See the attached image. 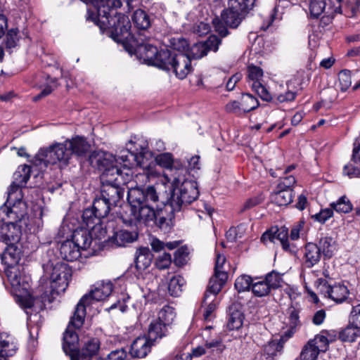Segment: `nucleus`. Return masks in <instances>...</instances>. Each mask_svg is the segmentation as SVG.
<instances>
[{
    "mask_svg": "<svg viewBox=\"0 0 360 360\" xmlns=\"http://www.w3.org/2000/svg\"><path fill=\"white\" fill-rule=\"evenodd\" d=\"M21 205L25 206L24 203L19 205L18 201L14 200V195L10 200L8 197L5 204L0 207V221L7 225L8 221H20L24 215V212L18 210V206Z\"/></svg>",
    "mask_w": 360,
    "mask_h": 360,
    "instance_id": "obj_13",
    "label": "nucleus"
},
{
    "mask_svg": "<svg viewBox=\"0 0 360 360\" xmlns=\"http://www.w3.org/2000/svg\"><path fill=\"white\" fill-rule=\"evenodd\" d=\"M19 252L14 245H7L1 255L2 262L8 266L16 264L19 259Z\"/></svg>",
    "mask_w": 360,
    "mask_h": 360,
    "instance_id": "obj_39",
    "label": "nucleus"
},
{
    "mask_svg": "<svg viewBox=\"0 0 360 360\" xmlns=\"http://www.w3.org/2000/svg\"><path fill=\"white\" fill-rule=\"evenodd\" d=\"M321 249L313 243H309L304 248V264L307 267L311 268L316 264L321 259Z\"/></svg>",
    "mask_w": 360,
    "mask_h": 360,
    "instance_id": "obj_25",
    "label": "nucleus"
},
{
    "mask_svg": "<svg viewBox=\"0 0 360 360\" xmlns=\"http://www.w3.org/2000/svg\"><path fill=\"white\" fill-rule=\"evenodd\" d=\"M296 183L295 178L292 176H288L280 179V182L278 184V189H292V187Z\"/></svg>",
    "mask_w": 360,
    "mask_h": 360,
    "instance_id": "obj_60",
    "label": "nucleus"
},
{
    "mask_svg": "<svg viewBox=\"0 0 360 360\" xmlns=\"http://www.w3.org/2000/svg\"><path fill=\"white\" fill-rule=\"evenodd\" d=\"M185 280L181 276H174L169 280L168 292L171 296L178 297L183 290Z\"/></svg>",
    "mask_w": 360,
    "mask_h": 360,
    "instance_id": "obj_40",
    "label": "nucleus"
},
{
    "mask_svg": "<svg viewBox=\"0 0 360 360\" xmlns=\"http://www.w3.org/2000/svg\"><path fill=\"white\" fill-rule=\"evenodd\" d=\"M65 142L69 148L68 150L71 152V155L75 154L77 156H82L84 155L89 148V143L82 137L77 136Z\"/></svg>",
    "mask_w": 360,
    "mask_h": 360,
    "instance_id": "obj_28",
    "label": "nucleus"
},
{
    "mask_svg": "<svg viewBox=\"0 0 360 360\" xmlns=\"http://www.w3.org/2000/svg\"><path fill=\"white\" fill-rule=\"evenodd\" d=\"M171 46L176 53H184L188 48V44L185 39L183 38H172L170 40Z\"/></svg>",
    "mask_w": 360,
    "mask_h": 360,
    "instance_id": "obj_54",
    "label": "nucleus"
},
{
    "mask_svg": "<svg viewBox=\"0 0 360 360\" xmlns=\"http://www.w3.org/2000/svg\"><path fill=\"white\" fill-rule=\"evenodd\" d=\"M156 58L157 67L167 71L172 70L180 79H185L193 69L191 56L187 53L165 49L161 50Z\"/></svg>",
    "mask_w": 360,
    "mask_h": 360,
    "instance_id": "obj_6",
    "label": "nucleus"
},
{
    "mask_svg": "<svg viewBox=\"0 0 360 360\" xmlns=\"http://www.w3.org/2000/svg\"><path fill=\"white\" fill-rule=\"evenodd\" d=\"M155 160L157 165L168 169V172L165 174H170L171 169L183 166L177 162H174L172 155L169 153H164L156 155Z\"/></svg>",
    "mask_w": 360,
    "mask_h": 360,
    "instance_id": "obj_32",
    "label": "nucleus"
},
{
    "mask_svg": "<svg viewBox=\"0 0 360 360\" xmlns=\"http://www.w3.org/2000/svg\"><path fill=\"white\" fill-rule=\"evenodd\" d=\"M43 269L44 277L50 280L51 289L40 297L31 295L30 276L23 274L18 267L11 266L7 269L6 276L11 285V292L21 307L30 309L34 307L43 309L46 303H51L68 288L72 272L66 264L49 262L43 265Z\"/></svg>",
    "mask_w": 360,
    "mask_h": 360,
    "instance_id": "obj_1",
    "label": "nucleus"
},
{
    "mask_svg": "<svg viewBox=\"0 0 360 360\" xmlns=\"http://www.w3.org/2000/svg\"><path fill=\"white\" fill-rule=\"evenodd\" d=\"M282 338H281L279 340L274 339L269 341L266 345L264 347V354L266 356V359H272L274 356L278 352H280L283 348Z\"/></svg>",
    "mask_w": 360,
    "mask_h": 360,
    "instance_id": "obj_42",
    "label": "nucleus"
},
{
    "mask_svg": "<svg viewBox=\"0 0 360 360\" xmlns=\"http://www.w3.org/2000/svg\"><path fill=\"white\" fill-rule=\"evenodd\" d=\"M105 360H128L127 352L124 349L112 351Z\"/></svg>",
    "mask_w": 360,
    "mask_h": 360,
    "instance_id": "obj_63",
    "label": "nucleus"
},
{
    "mask_svg": "<svg viewBox=\"0 0 360 360\" xmlns=\"http://www.w3.org/2000/svg\"><path fill=\"white\" fill-rule=\"evenodd\" d=\"M152 254L148 248H139L136 255L135 265L139 271L146 269L151 264Z\"/></svg>",
    "mask_w": 360,
    "mask_h": 360,
    "instance_id": "obj_29",
    "label": "nucleus"
},
{
    "mask_svg": "<svg viewBox=\"0 0 360 360\" xmlns=\"http://www.w3.org/2000/svg\"><path fill=\"white\" fill-rule=\"evenodd\" d=\"M321 338H314L304 345L300 355L301 360H316L319 353L326 351L319 342Z\"/></svg>",
    "mask_w": 360,
    "mask_h": 360,
    "instance_id": "obj_18",
    "label": "nucleus"
},
{
    "mask_svg": "<svg viewBox=\"0 0 360 360\" xmlns=\"http://www.w3.org/2000/svg\"><path fill=\"white\" fill-rule=\"evenodd\" d=\"M352 324L360 327V304L354 307L349 316Z\"/></svg>",
    "mask_w": 360,
    "mask_h": 360,
    "instance_id": "obj_64",
    "label": "nucleus"
},
{
    "mask_svg": "<svg viewBox=\"0 0 360 360\" xmlns=\"http://www.w3.org/2000/svg\"><path fill=\"white\" fill-rule=\"evenodd\" d=\"M326 6L324 0H311L309 4L311 15L317 18L323 11Z\"/></svg>",
    "mask_w": 360,
    "mask_h": 360,
    "instance_id": "obj_53",
    "label": "nucleus"
},
{
    "mask_svg": "<svg viewBox=\"0 0 360 360\" xmlns=\"http://www.w3.org/2000/svg\"><path fill=\"white\" fill-rule=\"evenodd\" d=\"M264 279L271 290L281 287L283 281L282 276L275 271H272L267 274Z\"/></svg>",
    "mask_w": 360,
    "mask_h": 360,
    "instance_id": "obj_49",
    "label": "nucleus"
},
{
    "mask_svg": "<svg viewBox=\"0 0 360 360\" xmlns=\"http://www.w3.org/2000/svg\"><path fill=\"white\" fill-rule=\"evenodd\" d=\"M255 0H229V6L231 9H236L245 13L252 8Z\"/></svg>",
    "mask_w": 360,
    "mask_h": 360,
    "instance_id": "obj_45",
    "label": "nucleus"
},
{
    "mask_svg": "<svg viewBox=\"0 0 360 360\" xmlns=\"http://www.w3.org/2000/svg\"><path fill=\"white\" fill-rule=\"evenodd\" d=\"M111 155L116 160V162H115L113 165H116L117 168H119L117 165L119 161L123 162L124 166H127V162L130 163L131 160L135 161L137 165L143 169V174L139 173L136 176L138 179H141L143 183H147L150 178L156 176L154 166L151 165V164L146 163L141 153L135 154L128 149H122L117 153L116 156H114L112 154Z\"/></svg>",
    "mask_w": 360,
    "mask_h": 360,
    "instance_id": "obj_9",
    "label": "nucleus"
},
{
    "mask_svg": "<svg viewBox=\"0 0 360 360\" xmlns=\"http://www.w3.org/2000/svg\"><path fill=\"white\" fill-rule=\"evenodd\" d=\"M212 23L215 32H217L221 37H225L229 34V31L226 28V24L224 22L221 18H214L212 20Z\"/></svg>",
    "mask_w": 360,
    "mask_h": 360,
    "instance_id": "obj_57",
    "label": "nucleus"
},
{
    "mask_svg": "<svg viewBox=\"0 0 360 360\" xmlns=\"http://www.w3.org/2000/svg\"><path fill=\"white\" fill-rule=\"evenodd\" d=\"M221 41L217 36L211 35L205 41L195 44L191 49V55L193 59H199L210 51L216 52Z\"/></svg>",
    "mask_w": 360,
    "mask_h": 360,
    "instance_id": "obj_15",
    "label": "nucleus"
},
{
    "mask_svg": "<svg viewBox=\"0 0 360 360\" xmlns=\"http://www.w3.org/2000/svg\"><path fill=\"white\" fill-rule=\"evenodd\" d=\"M92 234V232L90 233L85 229H76L72 233L71 240L80 250H86L93 242Z\"/></svg>",
    "mask_w": 360,
    "mask_h": 360,
    "instance_id": "obj_22",
    "label": "nucleus"
},
{
    "mask_svg": "<svg viewBox=\"0 0 360 360\" xmlns=\"http://www.w3.org/2000/svg\"><path fill=\"white\" fill-rule=\"evenodd\" d=\"M68 149L65 142L41 148L34 158V165L41 170L46 168L49 165L59 163L67 165L71 158V152Z\"/></svg>",
    "mask_w": 360,
    "mask_h": 360,
    "instance_id": "obj_8",
    "label": "nucleus"
},
{
    "mask_svg": "<svg viewBox=\"0 0 360 360\" xmlns=\"http://www.w3.org/2000/svg\"><path fill=\"white\" fill-rule=\"evenodd\" d=\"M261 241L266 245L269 243L280 244L286 252H292L294 251L288 241V229L285 227H271L262 234Z\"/></svg>",
    "mask_w": 360,
    "mask_h": 360,
    "instance_id": "obj_12",
    "label": "nucleus"
},
{
    "mask_svg": "<svg viewBox=\"0 0 360 360\" xmlns=\"http://www.w3.org/2000/svg\"><path fill=\"white\" fill-rule=\"evenodd\" d=\"M112 206H113L112 204H110V202L104 199L102 196L101 198H96L92 205L97 217L101 219L105 217L108 214Z\"/></svg>",
    "mask_w": 360,
    "mask_h": 360,
    "instance_id": "obj_37",
    "label": "nucleus"
},
{
    "mask_svg": "<svg viewBox=\"0 0 360 360\" xmlns=\"http://www.w3.org/2000/svg\"><path fill=\"white\" fill-rule=\"evenodd\" d=\"M15 223L8 221L7 225L2 227L1 238L6 245H14L20 240V231Z\"/></svg>",
    "mask_w": 360,
    "mask_h": 360,
    "instance_id": "obj_23",
    "label": "nucleus"
},
{
    "mask_svg": "<svg viewBox=\"0 0 360 360\" xmlns=\"http://www.w3.org/2000/svg\"><path fill=\"white\" fill-rule=\"evenodd\" d=\"M188 172L184 166L171 169L170 174H164L163 184H169L170 196L165 204V211L179 212L183 205H187L197 199L199 195L197 184L188 180Z\"/></svg>",
    "mask_w": 360,
    "mask_h": 360,
    "instance_id": "obj_2",
    "label": "nucleus"
},
{
    "mask_svg": "<svg viewBox=\"0 0 360 360\" xmlns=\"http://www.w3.org/2000/svg\"><path fill=\"white\" fill-rule=\"evenodd\" d=\"M324 257L330 258L336 250V242L331 237H325L321 240Z\"/></svg>",
    "mask_w": 360,
    "mask_h": 360,
    "instance_id": "obj_47",
    "label": "nucleus"
},
{
    "mask_svg": "<svg viewBox=\"0 0 360 360\" xmlns=\"http://www.w3.org/2000/svg\"><path fill=\"white\" fill-rule=\"evenodd\" d=\"M360 327L349 321L347 326L339 332V339L344 342H354L359 335Z\"/></svg>",
    "mask_w": 360,
    "mask_h": 360,
    "instance_id": "obj_38",
    "label": "nucleus"
},
{
    "mask_svg": "<svg viewBox=\"0 0 360 360\" xmlns=\"http://www.w3.org/2000/svg\"><path fill=\"white\" fill-rule=\"evenodd\" d=\"M112 292V283L110 281H101L96 284L89 294L84 295L76 306L75 317L72 321L76 326H82L86 316V307L94 302L105 300Z\"/></svg>",
    "mask_w": 360,
    "mask_h": 360,
    "instance_id": "obj_7",
    "label": "nucleus"
},
{
    "mask_svg": "<svg viewBox=\"0 0 360 360\" xmlns=\"http://www.w3.org/2000/svg\"><path fill=\"white\" fill-rule=\"evenodd\" d=\"M138 238V233L136 231H130L125 229H121L114 233L110 240L118 247H123L129 243H133Z\"/></svg>",
    "mask_w": 360,
    "mask_h": 360,
    "instance_id": "obj_24",
    "label": "nucleus"
},
{
    "mask_svg": "<svg viewBox=\"0 0 360 360\" xmlns=\"http://www.w3.org/2000/svg\"><path fill=\"white\" fill-rule=\"evenodd\" d=\"M252 291L255 296L261 297L268 295L271 292V289L264 278H255L252 283Z\"/></svg>",
    "mask_w": 360,
    "mask_h": 360,
    "instance_id": "obj_41",
    "label": "nucleus"
},
{
    "mask_svg": "<svg viewBox=\"0 0 360 360\" xmlns=\"http://www.w3.org/2000/svg\"><path fill=\"white\" fill-rule=\"evenodd\" d=\"M339 82L341 84L342 91L348 89L352 84L351 72L348 70H343L339 72Z\"/></svg>",
    "mask_w": 360,
    "mask_h": 360,
    "instance_id": "obj_55",
    "label": "nucleus"
},
{
    "mask_svg": "<svg viewBox=\"0 0 360 360\" xmlns=\"http://www.w3.org/2000/svg\"><path fill=\"white\" fill-rule=\"evenodd\" d=\"M243 319L244 316L241 311L233 310L230 314L227 328L231 330H238L243 326Z\"/></svg>",
    "mask_w": 360,
    "mask_h": 360,
    "instance_id": "obj_43",
    "label": "nucleus"
},
{
    "mask_svg": "<svg viewBox=\"0 0 360 360\" xmlns=\"http://www.w3.org/2000/svg\"><path fill=\"white\" fill-rule=\"evenodd\" d=\"M254 279L247 275H242L238 277L235 281V288L240 292H245L250 289V286H252Z\"/></svg>",
    "mask_w": 360,
    "mask_h": 360,
    "instance_id": "obj_51",
    "label": "nucleus"
},
{
    "mask_svg": "<svg viewBox=\"0 0 360 360\" xmlns=\"http://www.w3.org/2000/svg\"><path fill=\"white\" fill-rule=\"evenodd\" d=\"M115 158L109 153H105L97 160L98 169L102 172L101 196L116 206L124 195V189L120 185L124 184L122 174L120 168L113 163Z\"/></svg>",
    "mask_w": 360,
    "mask_h": 360,
    "instance_id": "obj_4",
    "label": "nucleus"
},
{
    "mask_svg": "<svg viewBox=\"0 0 360 360\" xmlns=\"http://www.w3.org/2000/svg\"><path fill=\"white\" fill-rule=\"evenodd\" d=\"M188 256V248L182 246L176 250L174 253V262L178 266H182L187 262Z\"/></svg>",
    "mask_w": 360,
    "mask_h": 360,
    "instance_id": "obj_52",
    "label": "nucleus"
},
{
    "mask_svg": "<svg viewBox=\"0 0 360 360\" xmlns=\"http://www.w3.org/2000/svg\"><path fill=\"white\" fill-rule=\"evenodd\" d=\"M171 263L172 258L170 254L164 253L158 257L155 264L159 269H165L170 266Z\"/></svg>",
    "mask_w": 360,
    "mask_h": 360,
    "instance_id": "obj_59",
    "label": "nucleus"
},
{
    "mask_svg": "<svg viewBox=\"0 0 360 360\" xmlns=\"http://www.w3.org/2000/svg\"><path fill=\"white\" fill-rule=\"evenodd\" d=\"M221 18L226 26L236 28L243 18V13L236 9H231V6H229V8L221 13Z\"/></svg>",
    "mask_w": 360,
    "mask_h": 360,
    "instance_id": "obj_27",
    "label": "nucleus"
},
{
    "mask_svg": "<svg viewBox=\"0 0 360 360\" xmlns=\"http://www.w3.org/2000/svg\"><path fill=\"white\" fill-rule=\"evenodd\" d=\"M132 20L135 26L140 30L145 31L151 26L150 15L141 9H137L134 12Z\"/></svg>",
    "mask_w": 360,
    "mask_h": 360,
    "instance_id": "obj_31",
    "label": "nucleus"
},
{
    "mask_svg": "<svg viewBox=\"0 0 360 360\" xmlns=\"http://www.w3.org/2000/svg\"><path fill=\"white\" fill-rule=\"evenodd\" d=\"M82 219L86 226L92 229V233L98 238V240L105 238L106 232L99 224L101 218L97 217L93 207L84 211Z\"/></svg>",
    "mask_w": 360,
    "mask_h": 360,
    "instance_id": "obj_17",
    "label": "nucleus"
},
{
    "mask_svg": "<svg viewBox=\"0 0 360 360\" xmlns=\"http://www.w3.org/2000/svg\"><path fill=\"white\" fill-rule=\"evenodd\" d=\"M315 338H323L322 341L319 342L326 351L328 344L336 340V332L335 330L323 332L321 335H316Z\"/></svg>",
    "mask_w": 360,
    "mask_h": 360,
    "instance_id": "obj_56",
    "label": "nucleus"
},
{
    "mask_svg": "<svg viewBox=\"0 0 360 360\" xmlns=\"http://www.w3.org/2000/svg\"><path fill=\"white\" fill-rule=\"evenodd\" d=\"M271 201L278 206H285L292 201V189H278L271 195Z\"/></svg>",
    "mask_w": 360,
    "mask_h": 360,
    "instance_id": "obj_33",
    "label": "nucleus"
},
{
    "mask_svg": "<svg viewBox=\"0 0 360 360\" xmlns=\"http://www.w3.org/2000/svg\"><path fill=\"white\" fill-rule=\"evenodd\" d=\"M228 278L227 273L214 274L210 279L209 285L203 297V303H207V300L215 296L221 291L223 285Z\"/></svg>",
    "mask_w": 360,
    "mask_h": 360,
    "instance_id": "obj_19",
    "label": "nucleus"
},
{
    "mask_svg": "<svg viewBox=\"0 0 360 360\" xmlns=\"http://www.w3.org/2000/svg\"><path fill=\"white\" fill-rule=\"evenodd\" d=\"M31 168L27 165H22L18 167L17 171L13 174L14 181L8 188L7 194L8 200L14 195V200L18 201L19 205H22L21 201L20 188L26 184L30 177Z\"/></svg>",
    "mask_w": 360,
    "mask_h": 360,
    "instance_id": "obj_10",
    "label": "nucleus"
},
{
    "mask_svg": "<svg viewBox=\"0 0 360 360\" xmlns=\"http://www.w3.org/2000/svg\"><path fill=\"white\" fill-rule=\"evenodd\" d=\"M104 3L105 5L100 6L98 10L99 16L102 17L99 20L101 22V29L108 30L115 41L128 40L131 36V22L128 16L117 13L115 9L119 7L108 6L107 2Z\"/></svg>",
    "mask_w": 360,
    "mask_h": 360,
    "instance_id": "obj_5",
    "label": "nucleus"
},
{
    "mask_svg": "<svg viewBox=\"0 0 360 360\" xmlns=\"http://www.w3.org/2000/svg\"><path fill=\"white\" fill-rule=\"evenodd\" d=\"M167 326H162L157 319L150 323L148 328V337L155 342L158 339H161L165 336L167 333Z\"/></svg>",
    "mask_w": 360,
    "mask_h": 360,
    "instance_id": "obj_36",
    "label": "nucleus"
},
{
    "mask_svg": "<svg viewBox=\"0 0 360 360\" xmlns=\"http://www.w3.org/2000/svg\"><path fill=\"white\" fill-rule=\"evenodd\" d=\"M99 1H100L96 2L95 4H92L94 6V9H91V8L87 9L86 18L87 20L94 22L101 27V22L99 20H101L102 17L99 16L98 10L100 6H103V4L105 5V3L102 0Z\"/></svg>",
    "mask_w": 360,
    "mask_h": 360,
    "instance_id": "obj_50",
    "label": "nucleus"
},
{
    "mask_svg": "<svg viewBox=\"0 0 360 360\" xmlns=\"http://www.w3.org/2000/svg\"><path fill=\"white\" fill-rule=\"evenodd\" d=\"M314 286L319 293L338 302V298L336 293L334 292L333 287L328 284L326 280L323 278L317 279L314 283Z\"/></svg>",
    "mask_w": 360,
    "mask_h": 360,
    "instance_id": "obj_34",
    "label": "nucleus"
},
{
    "mask_svg": "<svg viewBox=\"0 0 360 360\" xmlns=\"http://www.w3.org/2000/svg\"><path fill=\"white\" fill-rule=\"evenodd\" d=\"M127 199L131 215L139 224L154 222L159 215V196L153 186L132 188L128 191Z\"/></svg>",
    "mask_w": 360,
    "mask_h": 360,
    "instance_id": "obj_3",
    "label": "nucleus"
},
{
    "mask_svg": "<svg viewBox=\"0 0 360 360\" xmlns=\"http://www.w3.org/2000/svg\"><path fill=\"white\" fill-rule=\"evenodd\" d=\"M148 38L149 37H146L140 32L139 33L138 39H136L137 44L139 46L140 51H142L143 49V51L144 52L145 58L143 59L150 61L154 65L157 66L156 58L159 55L160 51H158V49L155 46L148 44H145V41L147 40Z\"/></svg>",
    "mask_w": 360,
    "mask_h": 360,
    "instance_id": "obj_20",
    "label": "nucleus"
},
{
    "mask_svg": "<svg viewBox=\"0 0 360 360\" xmlns=\"http://www.w3.org/2000/svg\"><path fill=\"white\" fill-rule=\"evenodd\" d=\"M61 258L68 262L77 260L81 256V250L71 240L63 242L59 248Z\"/></svg>",
    "mask_w": 360,
    "mask_h": 360,
    "instance_id": "obj_21",
    "label": "nucleus"
},
{
    "mask_svg": "<svg viewBox=\"0 0 360 360\" xmlns=\"http://www.w3.org/2000/svg\"><path fill=\"white\" fill-rule=\"evenodd\" d=\"M331 208H325L321 210L319 213L311 215V218L319 223L323 224L330 218H331L333 214L334 210H336V203L332 202L330 204Z\"/></svg>",
    "mask_w": 360,
    "mask_h": 360,
    "instance_id": "obj_46",
    "label": "nucleus"
},
{
    "mask_svg": "<svg viewBox=\"0 0 360 360\" xmlns=\"http://www.w3.org/2000/svg\"><path fill=\"white\" fill-rule=\"evenodd\" d=\"M18 350L17 343L13 337L6 333L0 334V354L11 356Z\"/></svg>",
    "mask_w": 360,
    "mask_h": 360,
    "instance_id": "obj_26",
    "label": "nucleus"
},
{
    "mask_svg": "<svg viewBox=\"0 0 360 360\" xmlns=\"http://www.w3.org/2000/svg\"><path fill=\"white\" fill-rule=\"evenodd\" d=\"M153 344L148 336L139 337L133 341L129 354L133 358H144L150 352Z\"/></svg>",
    "mask_w": 360,
    "mask_h": 360,
    "instance_id": "obj_16",
    "label": "nucleus"
},
{
    "mask_svg": "<svg viewBox=\"0 0 360 360\" xmlns=\"http://www.w3.org/2000/svg\"><path fill=\"white\" fill-rule=\"evenodd\" d=\"M20 36L18 35V29L9 30L4 39V44L6 49L11 50L16 47L18 44Z\"/></svg>",
    "mask_w": 360,
    "mask_h": 360,
    "instance_id": "obj_48",
    "label": "nucleus"
},
{
    "mask_svg": "<svg viewBox=\"0 0 360 360\" xmlns=\"http://www.w3.org/2000/svg\"><path fill=\"white\" fill-rule=\"evenodd\" d=\"M100 349V341L95 338L88 339L84 342L82 350L75 357H91L96 356Z\"/></svg>",
    "mask_w": 360,
    "mask_h": 360,
    "instance_id": "obj_30",
    "label": "nucleus"
},
{
    "mask_svg": "<svg viewBox=\"0 0 360 360\" xmlns=\"http://www.w3.org/2000/svg\"><path fill=\"white\" fill-rule=\"evenodd\" d=\"M225 110L229 113H233L237 115L244 114L240 101H231L229 102L225 106Z\"/></svg>",
    "mask_w": 360,
    "mask_h": 360,
    "instance_id": "obj_58",
    "label": "nucleus"
},
{
    "mask_svg": "<svg viewBox=\"0 0 360 360\" xmlns=\"http://www.w3.org/2000/svg\"><path fill=\"white\" fill-rule=\"evenodd\" d=\"M75 317V314L71 317L69 325L64 333L63 349L65 354L70 356L72 358H76L75 354L77 352L79 338L77 334L73 330L72 328H79L82 326H76L72 323Z\"/></svg>",
    "mask_w": 360,
    "mask_h": 360,
    "instance_id": "obj_14",
    "label": "nucleus"
},
{
    "mask_svg": "<svg viewBox=\"0 0 360 360\" xmlns=\"http://www.w3.org/2000/svg\"><path fill=\"white\" fill-rule=\"evenodd\" d=\"M176 317L174 309L170 306H164L158 314L157 320L162 323V326L169 327Z\"/></svg>",
    "mask_w": 360,
    "mask_h": 360,
    "instance_id": "obj_35",
    "label": "nucleus"
},
{
    "mask_svg": "<svg viewBox=\"0 0 360 360\" xmlns=\"http://www.w3.org/2000/svg\"><path fill=\"white\" fill-rule=\"evenodd\" d=\"M240 103L244 114L256 109L259 105L258 100L250 94H243Z\"/></svg>",
    "mask_w": 360,
    "mask_h": 360,
    "instance_id": "obj_44",
    "label": "nucleus"
},
{
    "mask_svg": "<svg viewBox=\"0 0 360 360\" xmlns=\"http://www.w3.org/2000/svg\"><path fill=\"white\" fill-rule=\"evenodd\" d=\"M214 297H210L207 300V303L204 304L202 302V307H205V311H204V318L205 319L207 320L210 319L211 314L214 312V311L217 308V304L214 303Z\"/></svg>",
    "mask_w": 360,
    "mask_h": 360,
    "instance_id": "obj_62",
    "label": "nucleus"
},
{
    "mask_svg": "<svg viewBox=\"0 0 360 360\" xmlns=\"http://www.w3.org/2000/svg\"><path fill=\"white\" fill-rule=\"evenodd\" d=\"M248 78L254 91L264 101H270L272 96L263 85V70L257 66L250 65L248 68Z\"/></svg>",
    "mask_w": 360,
    "mask_h": 360,
    "instance_id": "obj_11",
    "label": "nucleus"
},
{
    "mask_svg": "<svg viewBox=\"0 0 360 360\" xmlns=\"http://www.w3.org/2000/svg\"><path fill=\"white\" fill-rule=\"evenodd\" d=\"M206 349H216L218 353H221L225 348L220 338L212 340L211 341H206L205 344Z\"/></svg>",
    "mask_w": 360,
    "mask_h": 360,
    "instance_id": "obj_61",
    "label": "nucleus"
}]
</instances>
